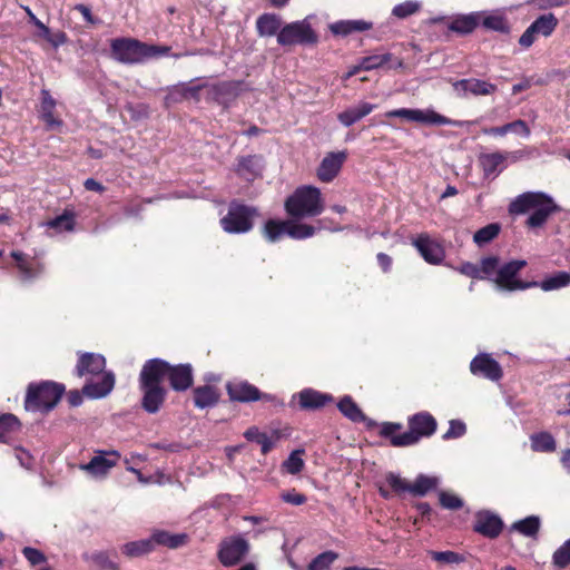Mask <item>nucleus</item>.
<instances>
[{
  "mask_svg": "<svg viewBox=\"0 0 570 570\" xmlns=\"http://www.w3.org/2000/svg\"><path fill=\"white\" fill-rule=\"evenodd\" d=\"M169 363L161 358H150L142 365L138 386L141 392V407L149 414L159 412L167 396L163 382L168 376Z\"/></svg>",
  "mask_w": 570,
  "mask_h": 570,
  "instance_id": "f257e3e1",
  "label": "nucleus"
},
{
  "mask_svg": "<svg viewBox=\"0 0 570 570\" xmlns=\"http://www.w3.org/2000/svg\"><path fill=\"white\" fill-rule=\"evenodd\" d=\"M106 358L97 353H80L76 366V374L83 376L87 374H101L99 381H88L82 387V394L90 399H101L107 396L115 386V374L106 372Z\"/></svg>",
  "mask_w": 570,
  "mask_h": 570,
  "instance_id": "f03ea898",
  "label": "nucleus"
},
{
  "mask_svg": "<svg viewBox=\"0 0 570 570\" xmlns=\"http://www.w3.org/2000/svg\"><path fill=\"white\" fill-rule=\"evenodd\" d=\"M409 431L395 434L402 429L400 423L385 422L381 428V436L389 438L393 446L402 448L416 444L422 438H429L436 431V420L429 412H419L407 420Z\"/></svg>",
  "mask_w": 570,
  "mask_h": 570,
  "instance_id": "7ed1b4c3",
  "label": "nucleus"
},
{
  "mask_svg": "<svg viewBox=\"0 0 570 570\" xmlns=\"http://www.w3.org/2000/svg\"><path fill=\"white\" fill-rule=\"evenodd\" d=\"M560 210V206L554 203L552 197L541 191L523 193L509 205L511 215H523L531 212L525 222L530 228L543 226L552 214Z\"/></svg>",
  "mask_w": 570,
  "mask_h": 570,
  "instance_id": "20e7f679",
  "label": "nucleus"
},
{
  "mask_svg": "<svg viewBox=\"0 0 570 570\" xmlns=\"http://www.w3.org/2000/svg\"><path fill=\"white\" fill-rule=\"evenodd\" d=\"M65 391L63 384L53 381L30 383L27 387L24 409L31 412L48 413L57 406Z\"/></svg>",
  "mask_w": 570,
  "mask_h": 570,
  "instance_id": "39448f33",
  "label": "nucleus"
},
{
  "mask_svg": "<svg viewBox=\"0 0 570 570\" xmlns=\"http://www.w3.org/2000/svg\"><path fill=\"white\" fill-rule=\"evenodd\" d=\"M285 209L295 218L314 217L324 210L321 190L313 186L297 188L285 202Z\"/></svg>",
  "mask_w": 570,
  "mask_h": 570,
  "instance_id": "423d86ee",
  "label": "nucleus"
},
{
  "mask_svg": "<svg viewBox=\"0 0 570 570\" xmlns=\"http://www.w3.org/2000/svg\"><path fill=\"white\" fill-rule=\"evenodd\" d=\"M277 43L283 47H309L318 43V35L307 18L286 23L277 35Z\"/></svg>",
  "mask_w": 570,
  "mask_h": 570,
  "instance_id": "0eeeda50",
  "label": "nucleus"
},
{
  "mask_svg": "<svg viewBox=\"0 0 570 570\" xmlns=\"http://www.w3.org/2000/svg\"><path fill=\"white\" fill-rule=\"evenodd\" d=\"M256 216H258L256 207L233 200L227 215L220 219V224L223 229L229 234H244L253 228V219Z\"/></svg>",
  "mask_w": 570,
  "mask_h": 570,
  "instance_id": "6e6552de",
  "label": "nucleus"
},
{
  "mask_svg": "<svg viewBox=\"0 0 570 570\" xmlns=\"http://www.w3.org/2000/svg\"><path fill=\"white\" fill-rule=\"evenodd\" d=\"M111 57L126 65L141 63L146 60L145 42L134 38H116L110 42Z\"/></svg>",
  "mask_w": 570,
  "mask_h": 570,
  "instance_id": "1a4fd4ad",
  "label": "nucleus"
},
{
  "mask_svg": "<svg viewBox=\"0 0 570 570\" xmlns=\"http://www.w3.org/2000/svg\"><path fill=\"white\" fill-rule=\"evenodd\" d=\"M527 265L523 259H514L503 264L498 269L497 276L493 278L498 289L513 292L518 289H527L530 287H537L538 282H522L515 279L518 273Z\"/></svg>",
  "mask_w": 570,
  "mask_h": 570,
  "instance_id": "9d476101",
  "label": "nucleus"
},
{
  "mask_svg": "<svg viewBox=\"0 0 570 570\" xmlns=\"http://www.w3.org/2000/svg\"><path fill=\"white\" fill-rule=\"evenodd\" d=\"M387 118H402L407 121L428 124V125H453L461 126V121L452 120L443 115L435 112L434 110H422V109H407L400 108L393 109L385 114Z\"/></svg>",
  "mask_w": 570,
  "mask_h": 570,
  "instance_id": "9b49d317",
  "label": "nucleus"
},
{
  "mask_svg": "<svg viewBox=\"0 0 570 570\" xmlns=\"http://www.w3.org/2000/svg\"><path fill=\"white\" fill-rule=\"evenodd\" d=\"M249 542L242 535L225 538L219 543L218 560L225 567L238 564L248 553Z\"/></svg>",
  "mask_w": 570,
  "mask_h": 570,
  "instance_id": "f8f14e48",
  "label": "nucleus"
},
{
  "mask_svg": "<svg viewBox=\"0 0 570 570\" xmlns=\"http://www.w3.org/2000/svg\"><path fill=\"white\" fill-rule=\"evenodd\" d=\"M120 460V453L116 450L97 451L96 455L85 464H80L79 469L95 479H104L109 471L117 465Z\"/></svg>",
  "mask_w": 570,
  "mask_h": 570,
  "instance_id": "ddd939ff",
  "label": "nucleus"
},
{
  "mask_svg": "<svg viewBox=\"0 0 570 570\" xmlns=\"http://www.w3.org/2000/svg\"><path fill=\"white\" fill-rule=\"evenodd\" d=\"M243 81H222L208 87V99L227 107L232 104L243 91Z\"/></svg>",
  "mask_w": 570,
  "mask_h": 570,
  "instance_id": "4468645a",
  "label": "nucleus"
},
{
  "mask_svg": "<svg viewBox=\"0 0 570 570\" xmlns=\"http://www.w3.org/2000/svg\"><path fill=\"white\" fill-rule=\"evenodd\" d=\"M11 257L17 263L19 279L22 283H31L45 273V264L37 259H30L19 250L11 252Z\"/></svg>",
  "mask_w": 570,
  "mask_h": 570,
  "instance_id": "2eb2a0df",
  "label": "nucleus"
},
{
  "mask_svg": "<svg viewBox=\"0 0 570 570\" xmlns=\"http://www.w3.org/2000/svg\"><path fill=\"white\" fill-rule=\"evenodd\" d=\"M452 86L455 94L462 98L469 94L473 96H488L498 89L497 85L475 78L456 80Z\"/></svg>",
  "mask_w": 570,
  "mask_h": 570,
  "instance_id": "dca6fc26",
  "label": "nucleus"
},
{
  "mask_svg": "<svg viewBox=\"0 0 570 570\" xmlns=\"http://www.w3.org/2000/svg\"><path fill=\"white\" fill-rule=\"evenodd\" d=\"M413 245L423 259L429 264L439 265L445 257L444 248L428 235H420L414 239Z\"/></svg>",
  "mask_w": 570,
  "mask_h": 570,
  "instance_id": "f3484780",
  "label": "nucleus"
},
{
  "mask_svg": "<svg viewBox=\"0 0 570 570\" xmlns=\"http://www.w3.org/2000/svg\"><path fill=\"white\" fill-rule=\"evenodd\" d=\"M167 379L174 391L184 392L194 383L193 367L190 364H169Z\"/></svg>",
  "mask_w": 570,
  "mask_h": 570,
  "instance_id": "a211bd4d",
  "label": "nucleus"
},
{
  "mask_svg": "<svg viewBox=\"0 0 570 570\" xmlns=\"http://www.w3.org/2000/svg\"><path fill=\"white\" fill-rule=\"evenodd\" d=\"M470 370L473 374L482 375L491 381H499L502 377L500 364L488 354L475 356L470 364Z\"/></svg>",
  "mask_w": 570,
  "mask_h": 570,
  "instance_id": "6ab92c4d",
  "label": "nucleus"
},
{
  "mask_svg": "<svg viewBox=\"0 0 570 570\" xmlns=\"http://www.w3.org/2000/svg\"><path fill=\"white\" fill-rule=\"evenodd\" d=\"M226 390L229 399L235 402L248 403L261 399V391L247 381L228 382Z\"/></svg>",
  "mask_w": 570,
  "mask_h": 570,
  "instance_id": "aec40b11",
  "label": "nucleus"
},
{
  "mask_svg": "<svg viewBox=\"0 0 570 570\" xmlns=\"http://www.w3.org/2000/svg\"><path fill=\"white\" fill-rule=\"evenodd\" d=\"M502 528L503 522L500 517L489 511L479 512L473 525L474 531L490 539L499 537Z\"/></svg>",
  "mask_w": 570,
  "mask_h": 570,
  "instance_id": "412c9836",
  "label": "nucleus"
},
{
  "mask_svg": "<svg viewBox=\"0 0 570 570\" xmlns=\"http://www.w3.org/2000/svg\"><path fill=\"white\" fill-rule=\"evenodd\" d=\"M346 157H347V155L345 151L327 154L323 158V160L317 169L318 179L324 183L332 181L340 173L342 165L345 161Z\"/></svg>",
  "mask_w": 570,
  "mask_h": 570,
  "instance_id": "4be33fe9",
  "label": "nucleus"
},
{
  "mask_svg": "<svg viewBox=\"0 0 570 570\" xmlns=\"http://www.w3.org/2000/svg\"><path fill=\"white\" fill-rule=\"evenodd\" d=\"M376 108V105L361 101L360 104L352 106L344 111L340 112L337 115L338 121L345 126L351 127L367 115H370L374 109Z\"/></svg>",
  "mask_w": 570,
  "mask_h": 570,
  "instance_id": "5701e85b",
  "label": "nucleus"
},
{
  "mask_svg": "<svg viewBox=\"0 0 570 570\" xmlns=\"http://www.w3.org/2000/svg\"><path fill=\"white\" fill-rule=\"evenodd\" d=\"M372 22L365 20H340L328 26L335 36L346 37L354 32H363L372 29Z\"/></svg>",
  "mask_w": 570,
  "mask_h": 570,
  "instance_id": "b1692460",
  "label": "nucleus"
},
{
  "mask_svg": "<svg viewBox=\"0 0 570 570\" xmlns=\"http://www.w3.org/2000/svg\"><path fill=\"white\" fill-rule=\"evenodd\" d=\"M299 406L303 410H317L333 400L332 395L317 392L312 389H305L298 394Z\"/></svg>",
  "mask_w": 570,
  "mask_h": 570,
  "instance_id": "393cba45",
  "label": "nucleus"
},
{
  "mask_svg": "<svg viewBox=\"0 0 570 570\" xmlns=\"http://www.w3.org/2000/svg\"><path fill=\"white\" fill-rule=\"evenodd\" d=\"M480 13L472 12L469 14H460L452 19L448 28L460 35L471 33L480 23Z\"/></svg>",
  "mask_w": 570,
  "mask_h": 570,
  "instance_id": "a878e982",
  "label": "nucleus"
},
{
  "mask_svg": "<svg viewBox=\"0 0 570 570\" xmlns=\"http://www.w3.org/2000/svg\"><path fill=\"white\" fill-rule=\"evenodd\" d=\"M282 28V19L274 13H264L256 20V29L262 37L277 36Z\"/></svg>",
  "mask_w": 570,
  "mask_h": 570,
  "instance_id": "bb28decb",
  "label": "nucleus"
},
{
  "mask_svg": "<svg viewBox=\"0 0 570 570\" xmlns=\"http://www.w3.org/2000/svg\"><path fill=\"white\" fill-rule=\"evenodd\" d=\"M261 158L257 156H245L238 158L236 173L246 180H253L261 174Z\"/></svg>",
  "mask_w": 570,
  "mask_h": 570,
  "instance_id": "cd10ccee",
  "label": "nucleus"
},
{
  "mask_svg": "<svg viewBox=\"0 0 570 570\" xmlns=\"http://www.w3.org/2000/svg\"><path fill=\"white\" fill-rule=\"evenodd\" d=\"M218 400L219 394L214 386L203 385L194 389V403L198 409L213 407Z\"/></svg>",
  "mask_w": 570,
  "mask_h": 570,
  "instance_id": "c85d7f7f",
  "label": "nucleus"
},
{
  "mask_svg": "<svg viewBox=\"0 0 570 570\" xmlns=\"http://www.w3.org/2000/svg\"><path fill=\"white\" fill-rule=\"evenodd\" d=\"M505 160L507 155H503L502 151L481 154L479 156V163L485 177L497 176L499 173V166H501Z\"/></svg>",
  "mask_w": 570,
  "mask_h": 570,
  "instance_id": "c756f323",
  "label": "nucleus"
},
{
  "mask_svg": "<svg viewBox=\"0 0 570 570\" xmlns=\"http://www.w3.org/2000/svg\"><path fill=\"white\" fill-rule=\"evenodd\" d=\"M392 58L393 56L390 52L363 57L351 73H355L361 70L371 71L377 68H382L386 63H389L392 60Z\"/></svg>",
  "mask_w": 570,
  "mask_h": 570,
  "instance_id": "7c9ffc66",
  "label": "nucleus"
},
{
  "mask_svg": "<svg viewBox=\"0 0 570 570\" xmlns=\"http://www.w3.org/2000/svg\"><path fill=\"white\" fill-rule=\"evenodd\" d=\"M186 534H170L167 531H156L149 538L153 542V549H155L156 544L176 549L183 546L186 542Z\"/></svg>",
  "mask_w": 570,
  "mask_h": 570,
  "instance_id": "2f4dec72",
  "label": "nucleus"
},
{
  "mask_svg": "<svg viewBox=\"0 0 570 570\" xmlns=\"http://www.w3.org/2000/svg\"><path fill=\"white\" fill-rule=\"evenodd\" d=\"M337 407L345 417L353 422H363L365 420V415L363 414L362 410L348 395H345L341 399V401L337 403Z\"/></svg>",
  "mask_w": 570,
  "mask_h": 570,
  "instance_id": "473e14b6",
  "label": "nucleus"
},
{
  "mask_svg": "<svg viewBox=\"0 0 570 570\" xmlns=\"http://www.w3.org/2000/svg\"><path fill=\"white\" fill-rule=\"evenodd\" d=\"M153 549V542L148 539H141L137 541H131L128 543H125L121 547V551L125 556L128 558H138L142 557L149 552H151Z\"/></svg>",
  "mask_w": 570,
  "mask_h": 570,
  "instance_id": "72a5a7b5",
  "label": "nucleus"
},
{
  "mask_svg": "<svg viewBox=\"0 0 570 570\" xmlns=\"http://www.w3.org/2000/svg\"><path fill=\"white\" fill-rule=\"evenodd\" d=\"M558 26V19L552 13H546L531 23V30L540 36L549 37Z\"/></svg>",
  "mask_w": 570,
  "mask_h": 570,
  "instance_id": "f704fd0d",
  "label": "nucleus"
},
{
  "mask_svg": "<svg viewBox=\"0 0 570 570\" xmlns=\"http://www.w3.org/2000/svg\"><path fill=\"white\" fill-rule=\"evenodd\" d=\"M540 529V518L537 515H530L522 520L514 522L511 525V530L518 531L525 537H535Z\"/></svg>",
  "mask_w": 570,
  "mask_h": 570,
  "instance_id": "c9c22d12",
  "label": "nucleus"
},
{
  "mask_svg": "<svg viewBox=\"0 0 570 570\" xmlns=\"http://www.w3.org/2000/svg\"><path fill=\"white\" fill-rule=\"evenodd\" d=\"M288 222H278L269 219L265 223L263 234L264 237L271 242H277L283 235H287Z\"/></svg>",
  "mask_w": 570,
  "mask_h": 570,
  "instance_id": "e433bc0d",
  "label": "nucleus"
},
{
  "mask_svg": "<svg viewBox=\"0 0 570 570\" xmlns=\"http://www.w3.org/2000/svg\"><path fill=\"white\" fill-rule=\"evenodd\" d=\"M439 479L434 476H428L425 474H419L411 484L410 493L419 497L425 495L432 489L438 487Z\"/></svg>",
  "mask_w": 570,
  "mask_h": 570,
  "instance_id": "4c0bfd02",
  "label": "nucleus"
},
{
  "mask_svg": "<svg viewBox=\"0 0 570 570\" xmlns=\"http://www.w3.org/2000/svg\"><path fill=\"white\" fill-rule=\"evenodd\" d=\"M531 448L535 452H553L556 450L554 438L548 432L531 435Z\"/></svg>",
  "mask_w": 570,
  "mask_h": 570,
  "instance_id": "58836bf2",
  "label": "nucleus"
},
{
  "mask_svg": "<svg viewBox=\"0 0 570 570\" xmlns=\"http://www.w3.org/2000/svg\"><path fill=\"white\" fill-rule=\"evenodd\" d=\"M570 285V273L558 272L557 274L546 278L541 283L538 282V286L544 292L559 289Z\"/></svg>",
  "mask_w": 570,
  "mask_h": 570,
  "instance_id": "ea45409f",
  "label": "nucleus"
},
{
  "mask_svg": "<svg viewBox=\"0 0 570 570\" xmlns=\"http://www.w3.org/2000/svg\"><path fill=\"white\" fill-rule=\"evenodd\" d=\"M244 436L246 440L259 444L263 454H266L272 450V440L266 433L261 432L256 426L247 429L244 433Z\"/></svg>",
  "mask_w": 570,
  "mask_h": 570,
  "instance_id": "a19ab883",
  "label": "nucleus"
},
{
  "mask_svg": "<svg viewBox=\"0 0 570 570\" xmlns=\"http://www.w3.org/2000/svg\"><path fill=\"white\" fill-rule=\"evenodd\" d=\"M500 225L498 223L489 224L473 235V240L478 246H483L493 240L500 233Z\"/></svg>",
  "mask_w": 570,
  "mask_h": 570,
  "instance_id": "79ce46f5",
  "label": "nucleus"
},
{
  "mask_svg": "<svg viewBox=\"0 0 570 570\" xmlns=\"http://www.w3.org/2000/svg\"><path fill=\"white\" fill-rule=\"evenodd\" d=\"M482 26L488 30L501 33L510 32V24L507 18L502 14H489L484 17L482 20Z\"/></svg>",
  "mask_w": 570,
  "mask_h": 570,
  "instance_id": "37998d69",
  "label": "nucleus"
},
{
  "mask_svg": "<svg viewBox=\"0 0 570 570\" xmlns=\"http://www.w3.org/2000/svg\"><path fill=\"white\" fill-rule=\"evenodd\" d=\"M422 8V3L417 0H407L396 4L392 14L399 19H406L410 16L417 13Z\"/></svg>",
  "mask_w": 570,
  "mask_h": 570,
  "instance_id": "c03bdc74",
  "label": "nucleus"
},
{
  "mask_svg": "<svg viewBox=\"0 0 570 570\" xmlns=\"http://www.w3.org/2000/svg\"><path fill=\"white\" fill-rule=\"evenodd\" d=\"M75 219L71 213L65 212L63 214L50 219L46 223L49 228L56 229L57 232H69L73 229Z\"/></svg>",
  "mask_w": 570,
  "mask_h": 570,
  "instance_id": "a18cd8bd",
  "label": "nucleus"
},
{
  "mask_svg": "<svg viewBox=\"0 0 570 570\" xmlns=\"http://www.w3.org/2000/svg\"><path fill=\"white\" fill-rule=\"evenodd\" d=\"M19 420L13 414L0 416V442H7L8 435L19 429Z\"/></svg>",
  "mask_w": 570,
  "mask_h": 570,
  "instance_id": "49530a36",
  "label": "nucleus"
},
{
  "mask_svg": "<svg viewBox=\"0 0 570 570\" xmlns=\"http://www.w3.org/2000/svg\"><path fill=\"white\" fill-rule=\"evenodd\" d=\"M316 232V228L312 225L289 223L287 227V235L295 239H305L312 237Z\"/></svg>",
  "mask_w": 570,
  "mask_h": 570,
  "instance_id": "de8ad7c7",
  "label": "nucleus"
},
{
  "mask_svg": "<svg viewBox=\"0 0 570 570\" xmlns=\"http://www.w3.org/2000/svg\"><path fill=\"white\" fill-rule=\"evenodd\" d=\"M499 257L497 256H488L481 259L479 271L480 275H483V279L488 278L493 281V278L497 276L499 266Z\"/></svg>",
  "mask_w": 570,
  "mask_h": 570,
  "instance_id": "09e8293b",
  "label": "nucleus"
},
{
  "mask_svg": "<svg viewBox=\"0 0 570 570\" xmlns=\"http://www.w3.org/2000/svg\"><path fill=\"white\" fill-rule=\"evenodd\" d=\"M336 559L335 552L325 551L309 562L307 570H327Z\"/></svg>",
  "mask_w": 570,
  "mask_h": 570,
  "instance_id": "8fccbe9b",
  "label": "nucleus"
},
{
  "mask_svg": "<svg viewBox=\"0 0 570 570\" xmlns=\"http://www.w3.org/2000/svg\"><path fill=\"white\" fill-rule=\"evenodd\" d=\"M304 450H295L284 461L283 466L291 474L299 473L304 468V461L302 459V454Z\"/></svg>",
  "mask_w": 570,
  "mask_h": 570,
  "instance_id": "3c124183",
  "label": "nucleus"
},
{
  "mask_svg": "<svg viewBox=\"0 0 570 570\" xmlns=\"http://www.w3.org/2000/svg\"><path fill=\"white\" fill-rule=\"evenodd\" d=\"M552 562L560 569L570 564V539L564 541V543L554 551Z\"/></svg>",
  "mask_w": 570,
  "mask_h": 570,
  "instance_id": "603ef678",
  "label": "nucleus"
},
{
  "mask_svg": "<svg viewBox=\"0 0 570 570\" xmlns=\"http://www.w3.org/2000/svg\"><path fill=\"white\" fill-rule=\"evenodd\" d=\"M86 558L91 560L100 570H119V566L109 558L107 552H95Z\"/></svg>",
  "mask_w": 570,
  "mask_h": 570,
  "instance_id": "864d4df0",
  "label": "nucleus"
},
{
  "mask_svg": "<svg viewBox=\"0 0 570 570\" xmlns=\"http://www.w3.org/2000/svg\"><path fill=\"white\" fill-rule=\"evenodd\" d=\"M429 554L440 563L453 564L464 561V557L454 551H429Z\"/></svg>",
  "mask_w": 570,
  "mask_h": 570,
  "instance_id": "5fc2aeb1",
  "label": "nucleus"
},
{
  "mask_svg": "<svg viewBox=\"0 0 570 570\" xmlns=\"http://www.w3.org/2000/svg\"><path fill=\"white\" fill-rule=\"evenodd\" d=\"M439 499H440V504L442 505V508L448 509V510H458L463 507L462 499H460L459 497H456L452 493L445 492V491L440 492Z\"/></svg>",
  "mask_w": 570,
  "mask_h": 570,
  "instance_id": "6e6d98bb",
  "label": "nucleus"
},
{
  "mask_svg": "<svg viewBox=\"0 0 570 570\" xmlns=\"http://www.w3.org/2000/svg\"><path fill=\"white\" fill-rule=\"evenodd\" d=\"M465 423L460 420H451L449 423V430L443 434V440H452L461 438L465 434Z\"/></svg>",
  "mask_w": 570,
  "mask_h": 570,
  "instance_id": "4d7b16f0",
  "label": "nucleus"
},
{
  "mask_svg": "<svg viewBox=\"0 0 570 570\" xmlns=\"http://www.w3.org/2000/svg\"><path fill=\"white\" fill-rule=\"evenodd\" d=\"M183 100H186L185 83H179L168 89V94L165 97L166 105L178 104Z\"/></svg>",
  "mask_w": 570,
  "mask_h": 570,
  "instance_id": "13d9d810",
  "label": "nucleus"
},
{
  "mask_svg": "<svg viewBox=\"0 0 570 570\" xmlns=\"http://www.w3.org/2000/svg\"><path fill=\"white\" fill-rule=\"evenodd\" d=\"M386 482L395 492H410L411 484H409L404 479L400 478L397 474L389 473L386 475Z\"/></svg>",
  "mask_w": 570,
  "mask_h": 570,
  "instance_id": "bf43d9fd",
  "label": "nucleus"
},
{
  "mask_svg": "<svg viewBox=\"0 0 570 570\" xmlns=\"http://www.w3.org/2000/svg\"><path fill=\"white\" fill-rule=\"evenodd\" d=\"M505 132H517L524 137L530 136V128L527 122L522 119L514 120L512 122L505 124Z\"/></svg>",
  "mask_w": 570,
  "mask_h": 570,
  "instance_id": "052dcab7",
  "label": "nucleus"
},
{
  "mask_svg": "<svg viewBox=\"0 0 570 570\" xmlns=\"http://www.w3.org/2000/svg\"><path fill=\"white\" fill-rule=\"evenodd\" d=\"M22 554L32 566H37L46 561L45 554L40 550L31 547L23 548Z\"/></svg>",
  "mask_w": 570,
  "mask_h": 570,
  "instance_id": "680f3d73",
  "label": "nucleus"
},
{
  "mask_svg": "<svg viewBox=\"0 0 570 570\" xmlns=\"http://www.w3.org/2000/svg\"><path fill=\"white\" fill-rule=\"evenodd\" d=\"M146 50V60L150 58H157L161 56H166L170 51L169 46H157V45H148L145 42Z\"/></svg>",
  "mask_w": 570,
  "mask_h": 570,
  "instance_id": "e2e57ef3",
  "label": "nucleus"
},
{
  "mask_svg": "<svg viewBox=\"0 0 570 570\" xmlns=\"http://www.w3.org/2000/svg\"><path fill=\"white\" fill-rule=\"evenodd\" d=\"M281 498L286 503H289L293 505H301L306 502V497L302 493L296 492L295 490L283 492L281 494Z\"/></svg>",
  "mask_w": 570,
  "mask_h": 570,
  "instance_id": "0e129e2a",
  "label": "nucleus"
},
{
  "mask_svg": "<svg viewBox=\"0 0 570 570\" xmlns=\"http://www.w3.org/2000/svg\"><path fill=\"white\" fill-rule=\"evenodd\" d=\"M461 274L469 276L471 278L483 279V275H480L479 266L466 262L463 263L459 268H456Z\"/></svg>",
  "mask_w": 570,
  "mask_h": 570,
  "instance_id": "69168bd1",
  "label": "nucleus"
},
{
  "mask_svg": "<svg viewBox=\"0 0 570 570\" xmlns=\"http://www.w3.org/2000/svg\"><path fill=\"white\" fill-rule=\"evenodd\" d=\"M149 446L153 449H156V450H164V451H168L171 453L179 452L181 449H184L183 444L179 442H167V441L151 443Z\"/></svg>",
  "mask_w": 570,
  "mask_h": 570,
  "instance_id": "338daca9",
  "label": "nucleus"
},
{
  "mask_svg": "<svg viewBox=\"0 0 570 570\" xmlns=\"http://www.w3.org/2000/svg\"><path fill=\"white\" fill-rule=\"evenodd\" d=\"M540 36L535 31L531 30V24L525 29V31L521 35L519 39V45L523 48H529L535 41V37Z\"/></svg>",
  "mask_w": 570,
  "mask_h": 570,
  "instance_id": "774afa93",
  "label": "nucleus"
}]
</instances>
